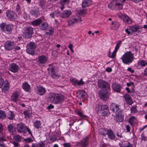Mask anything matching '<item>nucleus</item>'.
Returning <instances> with one entry per match:
<instances>
[{"label": "nucleus", "mask_w": 147, "mask_h": 147, "mask_svg": "<svg viewBox=\"0 0 147 147\" xmlns=\"http://www.w3.org/2000/svg\"><path fill=\"white\" fill-rule=\"evenodd\" d=\"M98 85L99 88L100 89H105L107 91L106 93L103 94L99 92L98 94L99 97L101 99L104 101L106 100L109 96L108 92L110 90L109 84L108 82L100 79L98 81Z\"/></svg>", "instance_id": "obj_1"}, {"label": "nucleus", "mask_w": 147, "mask_h": 147, "mask_svg": "<svg viewBox=\"0 0 147 147\" xmlns=\"http://www.w3.org/2000/svg\"><path fill=\"white\" fill-rule=\"evenodd\" d=\"M49 99L55 104L61 103L64 100L65 96L61 94L50 92L49 94Z\"/></svg>", "instance_id": "obj_2"}, {"label": "nucleus", "mask_w": 147, "mask_h": 147, "mask_svg": "<svg viewBox=\"0 0 147 147\" xmlns=\"http://www.w3.org/2000/svg\"><path fill=\"white\" fill-rule=\"evenodd\" d=\"M134 59V54L130 51L125 52L121 58L123 63L127 65L132 63Z\"/></svg>", "instance_id": "obj_3"}, {"label": "nucleus", "mask_w": 147, "mask_h": 147, "mask_svg": "<svg viewBox=\"0 0 147 147\" xmlns=\"http://www.w3.org/2000/svg\"><path fill=\"white\" fill-rule=\"evenodd\" d=\"M17 129L18 131L24 133H26V131H28L31 136H32V134L30 129L21 123H20L18 124Z\"/></svg>", "instance_id": "obj_4"}, {"label": "nucleus", "mask_w": 147, "mask_h": 147, "mask_svg": "<svg viewBox=\"0 0 147 147\" xmlns=\"http://www.w3.org/2000/svg\"><path fill=\"white\" fill-rule=\"evenodd\" d=\"M33 28L31 26L25 27L24 29L23 34L25 37L29 38L32 36L33 32Z\"/></svg>", "instance_id": "obj_5"}, {"label": "nucleus", "mask_w": 147, "mask_h": 147, "mask_svg": "<svg viewBox=\"0 0 147 147\" xmlns=\"http://www.w3.org/2000/svg\"><path fill=\"white\" fill-rule=\"evenodd\" d=\"M82 20L80 17L78 16H73L71 17L68 21V24L69 26H72L76 24L80 23Z\"/></svg>", "instance_id": "obj_6"}, {"label": "nucleus", "mask_w": 147, "mask_h": 147, "mask_svg": "<svg viewBox=\"0 0 147 147\" xmlns=\"http://www.w3.org/2000/svg\"><path fill=\"white\" fill-rule=\"evenodd\" d=\"M0 27L3 31L9 32L11 31L13 26L11 24L6 25L5 23H2L0 25Z\"/></svg>", "instance_id": "obj_7"}, {"label": "nucleus", "mask_w": 147, "mask_h": 147, "mask_svg": "<svg viewBox=\"0 0 147 147\" xmlns=\"http://www.w3.org/2000/svg\"><path fill=\"white\" fill-rule=\"evenodd\" d=\"M102 130L103 131V133H102L103 136H105L107 134L108 137L109 139H114L115 138V136L113 131L111 129L108 130L106 129H102Z\"/></svg>", "instance_id": "obj_8"}, {"label": "nucleus", "mask_w": 147, "mask_h": 147, "mask_svg": "<svg viewBox=\"0 0 147 147\" xmlns=\"http://www.w3.org/2000/svg\"><path fill=\"white\" fill-rule=\"evenodd\" d=\"M118 17L122 19L126 23L128 24H131L132 23V20L127 15L123 13H119L118 14Z\"/></svg>", "instance_id": "obj_9"}, {"label": "nucleus", "mask_w": 147, "mask_h": 147, "mask_svg": "<svg viewBox=\"0 0 147 147\" xmlns=\"http://www.w3.org/2000/svg\"><path fill=\"white\" fill-rule=\"evenodd\" d=\"M35 92L40 96L44 95L46 92L45 89L41 85H39L35 89Z\"/></svg>", "instance_id": "obj_10"}, {"label": "nucleus", "mask_w": 147, "mask_h": 147, "mask_svg": "<svg viewBox=\"0 0 147 147\" xmlns=\"http://www.w3.org/2000/svg\"><path fill=\"white\" fill-rule=\"evenodd\" d=\"M142 28L141 26L136 24L129 26V29L132 32H140L142 30Z\"/></svg>", "instance_id": "obj_11"}, {"label": "nucleus", "mask_w": 147, "mask_h": 147, "mask_svg": "<svg viewBox=\"0 0 147 147\" xmlns=\"http://www.w3.org/2000/svg\"><path fill=\"white\" fill-rule=\"evenodd\" d=\"M110 109L115 114L121 112L118 105L115 103H112L111 104Z\"/></svg>", "instance_id": "obj_12"}, {"label": "nucleus", "mask_w": 147, "mask_h": 147, "mask_svg": "<svg viewBox=\"0 0 147 147\" xmlns=\"http://www.w3.org/2000/svg\"><path fill=\"white\" fill-rule=\"evenodd\" d=\"M14 46L13 42L9 41L6 42L4 45L5 49L8 51L13 49L14 48Z\"/></svg>", "instance_id": "obj_13"}, {"label": "nucleus", "mask_w": 147, "mask_h": 147, "mask_svg": "<svg viewBox=\"0 0 147 147\" xmlns=\"http://www.w3.org/2000/svg\"><path fill=\"white\" fill-rule=\"evenodd\" d=\"M114 119L115 121L117 122H122L124 119V116L122 114V112L116 114L114 116Z\"/></svg>", "instance_id": "obj_14"}, {"label": "nucleus", "mask_w": 147, "mask_h": 147, "mask_svg": "<svg viewBox=\"0 0 147 147\" xmlns=\"http://www.w3.org/2000/svg\"><path fill=\"white\" fill-rule=\"evenodd\" d=\"M9 69L11 72L16 73L19 70V66L15 63L10 64L9 66Z\"/></svg>", "instance_id": "obj_15"}, {"label": "nucleus", "mask_w": 147, "mask_h": 147, "mask_svg": "<svg viewBox=\"0 0 147 147\" xmlns=\"http://www.w3.org/2000/svg\"><path fill=\"white\" fill-rule=\"evenodd\" d=\"M22 87L25 91L28 92H30L31 89L30 85L26 82H23Z\"/></svg>", "instance_id": "obj_16"}, {"label": "nucleus", "mask_w": 147, "mask_h": 147, "mask_svg": "<svg viewBox=\"0 0 147 147\" xmlns=\"http://www.w3.org/2000/svg\"><path fill=\"white\" fill-rule=\"evenodd\" d=\"M101 111L103 116H106L109 114V110L108 107L106 105H102V109Z\"/></svg>", "instance_id": "obj_17"}, {"label": "nucleus", "mask_w": 147, "mask_h": 147, "mask_svg": "<svg viewBox=\"0 0 147 147\" xmlns=\"http://www.w3.org/2000/svg\"><path fill=\"white\" fill-rule=\"evenodd\" d=\"M123 97L126 103L127 104L130 105L132 104V99L129 94L127 93L124 94L123 95Z\"/></svg>", "instance_id": "obj_18"}, {"label": "nucleus", "mask_w": 147, "mask_h": 147, "mask_svg": "<svg viewBox=\"0 0 147 147\" xmlns=\"http://www.w3.org/2000/svg\"><path fill=\"white\" fill-rule=\"evenodd\" d=\"M71 12L70 10H66L64 11L63 13L60 14V17L63 18H66L69 17L71 14Z\"/></svg>", "instance_id": "obj_19"}, {"label": "nucleus", "mask_w": 147, "mask_h": 147, "mask_svg": "<svg viewBox=\"0 0 147 147\" xmlns=\"http://www.w3.org/2000/svg\"><path fill=\"white\" fill-rule=\"evenodd\" d=\"M109 7L111 9H116L117 8L119 9V5L118 4H117V2L116 1H112L109 5Z\"/></svg>", "instance_id": "obj_20"}, {"label": "nucleus", "mask_w": 147, "mask_h": 147, "mask_svg": "<svg viewBox=\"0 0 147 147\" xmlns=\"http://www.w3.org/2000/svg\"><path fill=\"white\" fill-rule=\"evenodd\" d=\"M119 26V23L116 21L112 22L110 24V27L111 29L117 30Z\"/></svg>", "instance_id": "obj_21"}, {"label": "nucleus", "mask_w": 147, "mask_h": 147, "mask_svg": "<svg viewBox=\"0 0 147 147\" xmlns=\"http://www.w3.org/2000/svg\"><path fill=\"white\" fill-rule=\"evenodd\" d=\"M112 88L115 91L117 92H119L121 90V86L118 83H113L112 85Z\"/></svg>", "instance_id": "obj_22"}, {"label": "nucleus", "mask_w": 147, "mask_h": 147, "mask_svg": "<svg viewBox=\"0 0 147 147\" xmlns=\"http://www.w3.org/2000/svg\"><path fill=\"white\" fill-rule=\"evenodd\" d=\"M47 58L44 55L39 56L38 57L39 62L41 64H44L47 62Z\"/></svg>", "instance_id": "obj_23"}, {"label": "nucleus", "mask_w": 147, "mask_h": 147, "mask_svg": "<svg viewBox=\"0 0 147 147\" xmlns=\"http://www.w3.org/2000/svg\"><path fill=\"white\" fill-rule=\"evenodd\" d=\"M9 84L7 81H5L4 85L2 88V90L3 92H6L9 89Z\"/></svg>", "instance_id": "obj_24"}, {"label": "nucleus", "mask_w": 147, "mask_h": 147, "mask_svg": "<svg viewBox=\"0 0 147 147\" xmlns=\"http://www.w3.org/2000/svg\"><path fill=\"white\" fill-rule=\"evenodd\" d=\"M18 98L19 94L18 92H15L14 93L11 97L12 100L16 103H17Z\"/></svg>", "instance_id": "obj_25"}, {"label": "nucleus", "mask_w": 147, "mask_h": 147, "mask_svg": "<svg viewBox=\"0 0 147 147\" xmlns=\"http://www.w3.org/2000/svg\"><path fill=\"white\" fill-rule=\"evenodd\" d=\"M119 145L120 147H132L131 144L127 141H124L119 143Z\"/></svg>", "instance_id": "obj_26"}, {"label": "nucleus", "mask_w": 147, "mask_h": 147, "mask_svg": "<svg viewBox=\"0 0 147 147\" xmlns=\"http://www.w3.org/2000/svg\"><path fill=\"white\" fill-rule=\"evenodd\" d=\"M6 16L8 18L14 19L16 16L15 13L12 11H9L6 13Z\"/></svg>", "instance_id": "obj_27"}, {"label": "nucleus", "mask_w": 147, "mask_h": 147, "mask_svg": "<svg viewBox=\"0 0 147 147\" xmlns=\"http://www.w3.org/2000/svg\"><path fill=\"white\" fill-rule=\"evenodd\" d=\"M92 3L91 0H83L82 2V5L83 7H88Z\"/></svg>", "instance_id": "obj_28"}, {"label": "nucleus", "mask_w": 147, "mask_h": 147, "mask_svg": "<svg viewBox=\"0 0 147 147\" xmlns=\"http://www.w3.org/2000/svg\"><path fill=\"white\" fill-rule=\"evenodd\" d=\"M42 20L40 19H37L34 20L32 21L31 22V24L33 26H36L38 25L39 26V25L41 22Z\"/></svg>", "instance_id": "obj_29"}, {"label": "nucleus", "mask_w": 147, "mask_h": 147, "mask_svg": "<svg viewBox=\"0 0 147 147\" xmlns=\"http://www.w3.org/2000/svg\"><path fill=\"white\" fill-rule=\"evenodd\" d=\"M146 62L144 60H141L139 61L137 65L138 68H140L141 67H144L146 66Z\"/></svg>", "instance_id": "obj_30"}, {"label": "nucleus", "mask_w": 147, "mask_h": 147, "mask_svg": "<svg viewBox=\"0 0 147 147\" xmlns=\"http://www.w3.org/2000/svg\"><path fill=\"white\" fill-rule=\"evenodd\" d=\"M2 125L0 124V139H6L5 134L3 131Z\"/></svg>", "instance_id": "obj_31"}, {"label": "nucleus", "mask_w": 147, "mask_h": 147, "mask_svg": "<svg viewBox=\"0 0 147 147\" xmlns=\"http://www.w3.org/2000/svg\"><path fill=\"white\" fill-rule=\"evenodd\" d=\"M39 27L42 30H46L47 29L48 25L46 22H41L39 25Z\"/></svg>", "instance_id": "obj_32"}, {"label": "nucleus", "mask_w": 147, "mask_h": 147, "mask_svg": "<svg viewBox=\"0 0 147 147\" xmlns=\"http://www.w3.org/2000/svg\"><path fill=\"white\" fill-rule=\"evenodd\" d=\"M137 122V119L135 117L132 116L130 118L129 122L131 125H134Z\"/></svg>", "instance_id": "obj_33"}, {"label": "nucleus", "mask_w": 147, "mask_h": 147, "mask_svg": "<svg viewBox=\"0 0 147 147\" xmlns=\"http://www.w3.org/2000/svg\"><path fill=\"white\" fill-rule=\"evenodd\" d=\"M117 53L115 51H114L111 54V49H110L108 54V55L110 58L113 59L115 58Z\"/></svg>", "instance_id": "obj_34"}, {"label": "nucleus", "mask_w": 147, "mask_h": 147, "mask_svg": "<svg viewBox=\"0 0 147 147\" xmlns=\"http://www.w3.org/2000/svg\"><path fill=\"white\" fill-rule=\"evenodd\" d=\"M88 138L86 137L82 140L81 142V145L82 147H86L88 144Z\"/></svg>", "instance_id": "obj_35"}, {"label": "nucleus", "mask_w": 147, "mask_h": 147, "mask_svg": "<svg viewBox=\"0 0 147 147\" xmlns=\"http://www.w3.org/2000/svg\"><path fill=\"white\" fill-rule=\"evenodd\" d=\"M14 117V114L11 111H9L7 115V118L10 119H13Z\"/></svg>", "instance_id": "obj_36"}, {"label": "nucleus", "mask_w": 147, "mask_h": 147, "mask_svg": "<svg viewBox=\"0 0 147 147\" xmlns=\"http://www.w3.org/2000/svg\"><path fill=\"white\" fill-rule=\"evenodd\" d=\"M41 122L39 121H36L33 123V126L37 129L40 128Z\"/></svg>", "instance_id": "obj_37"}, {"label": "nucleus", "mask_w": 147, "mask_h": 147, "mask_svg": "<svg viewBox=\"0 0 147 147\" xmlns=\"http://www.w3.org/2000/svg\"><path fill=\"white\" fill-rule=\"evenodd\" d=\"M60 15L59 12L58 11H55L53 13H51L50 14V16L52 18H54L55 16L57 17Z\"/></svg>", "instance_id": "obj_38"}, {"label": "nucleus", "mask_w": 147, "mask_h": 147, "mask_svg": "<svg viewBox=\"0 0 147 147\" xmlns=\"http://www.w3.org/2000/svg\"><path fill=\"white\" fill-rule=\"evenodd\" d=\"M102 109V105L98 104L96 105L95 110L97 113H98L100 111H101Z\"/></svg>", "instance_id": "obj_39"}, {"label": "nucleus", "mask_w": 147, "mask_h": 147, "mask_svg": "<svg viewBox=\"0 0 147 147\" xmlns=\"http://www.w3.org/2000/svg\"><path fill=\"white\" fill-rule=\"evenodd\" d=\"M6 115L4 111L0 110V119H3L6 117Z\"/></svg>", "instance_id": "obj_40"}, {"label": "nucleus", "mask_w": 147, "mask_h": 147, "mask_svg": "<svg viewBox=\"0 0 147 147\" xmlns=\"http://www.w3.org/2000/svg\"><path fill=\"white\" fill-rule=\"evenodd\" d=\"M23 113L25 117H31L32 113L29 110L24 111Z\"/></svg>", "instance_id": "obj_41"}, {"label": "nucleus", "mask_w": 147, "mask_h": 147, "mask_svg": "<svg viewBox=\"0 0 147 147\" xmlns=\"http://www.w3.org/2000/svg\"><path fill=\"white\" fill-rule=\"evenodd\" d=\"M34 50L32 49L27 47V48L26 49L27 53L31 55H33L34 53Z\"/></svg>", "instance_id": "obj_42"}, {"label": "nucleus", "mask_w": 147, "mask_h": 147, "mask_svg": "<svg viewBox=\"0 0 147 147\" xmlns=\"http://www.w3.org/2000/svg\"><path fill=\"white\" fill-rule=\"evenodd\" d=\"M27 47L32 49L35 50L36 48V45L34 43L30 42L28 44V45H27Z\"/></svg>", "instance_id": "obj_43"}, {"label": "nucleus", "mask_w": 147, "mask_h": 147, "mask_svg": "<svg viewBox=\"0 0 147 147\" xmlns=\"http://www.w3.org/2000/svg\"><path fill=\"white\" fill-rule=\"evenodd\" d=\"M122 43V41H119L117 43L116 45L115 46V49L114 51H115L116 52H117L118 50L119 49L120 45Z\"/></svg>", "instance_id": "obj_44"}, {"label": "nucleus", "mask_w": 147, "mask_h": 147, "mask_svg": "<svg viewBox=\"0 0 147 147\" xmlns=\"http://www.w3.org/2000/svg\"><path fill=\"white\" fill-rule=\"evenodd\" d=\"M68 0H62L61 1L60 4L62 5L61 7V9L62 10L64 9V7L63 5L66 4L68 2Z\"/></svg>", "instance_id": "obj_45"}, {"label": "nucleus", "mask_w": 147, "mask_h": 147, "mask_svg": "<svg viewBox=\"0 0 147 147\" xmlns=\"http://www.w3.org/2000/svg\"><path fill=\"white\" fill-rule=\"evenodd\" d=\"M54 69H51V76L52 78H56V77H59V76L57 74H56L54 71Z\"/></svg>", "instance_id": "obj_46"}, {"label": "nucleus", "mask_w": 147, "mask_h": 147, "mask_svg": "<svg viewBox=\"0 0 147 147\" xmlns=\"http://www.w3.org/2000/svg\"><path fill=\"white\" fill-rule=\"evenodd\" d=\"M76 113L77 115H79L80 117L82 118L87 117V116L86 115H83L82 114V112L78 110H77L76 111Z\"/></svg>", "instance_id": "obj_47"}, {"label": "nucleus", "mask_w": 147, "mask_h": 147, "mask_svg": "<svg viewBox=\"0 0 147 147\" xmlns=\"http://www.w3.org/2000/svg\"><path fill=\"white\" fill-rule=\"evenodd\" d=\"M78 80L75 78H72L70 79V81L72 83L73 85L75 86L77 85Z\"/></svg>", "instance_id": "obj_48"}, {"label": "nucleus", "mask_w": 147, "mask_h": 147, "mask_svg": "<svg viewBox=\"0 0 147 147\" xmlns=\"http://www.w3.org/2000/svg\"><path fill=\"white\" fill-rule=\"evenodd\" d=\"M8 131L10 133H13L14 131V129L13 126L12 125H9L8 126Z\"/></svg>", "instance_id": "obj_49"}, {"label": "nucleus", "mask_w": 147, "mask_h": 147, "mask_svg": "<svg viewBox=\"0 0 147 147\" xmlns=\"http://www.w3.org/2000/svg\"><path fill=\"white\" fill-rule=\"evenodd\" d=\"M13 138L15 140L18 141H20L22 139L21 136L18 135L13 136Z\"/></svg>", "instance_id": "obj_50"}, {"label": "nucleus", "mask_w": 147, "mask_h": 147, "mask_svg": "<svg viewBox=\"0 0 147 147\" xmlns=\"http://www.w3.org/2000/svg\"><path fill=\"white\" fill-rule=\"evenodd\" d=\"M38 13V12L37 10H32L30 12V13L31 15L35 16V17H37Z\"/></svg>", "instance_id": "obj_51"}, {"label": "nucleus", "mask_w": 147, "mask_h": 147, "mask_svg": "<svg viewBox=\"0 0 147 147\" xmlns=\"http://www.w3.org/2000/svg\"><path fill=\"white\" fill-rule=\"evenodd\" d=\"M85 83V82L83 81V79L81 78L79 81H78L77 85L78 86H80L83 85Z\"/></svg>", "instance_id": "obj_52"}, {"label": "nucleus", "mask_w": 147, "mask_h": 147, "mask_svg": "<svg viewBox=\"0 0 147 147\" xmlns=\"http://www.w3.org/2000/svg\"><path fill=\"white\" fill-rule=\"evenodd\" d=\"M34 138H28L26 139H24L25 141L28 143H31L34 141Z\"/></svg>", "instance_id": "obj_53"}, {"label": "nucleus", "mask_w": 147, "mask_h": 147, "mask_svg": "<svg viewBox=\"0 0 147 147\" xmlns=\"http://www.w3.org/2000/svg\"><path fill=\"white\" fill-rule=\"evenodd\" d=\"M16 11L18 14H20L21 13V11L20 9V7L19 5L18 4L16 7Z\"/></svg>", "instance_id": "obj_54"}, {"label": "nucleus", "mask_w": 147, "mask_h": 147, "mask_svg": "<svg viewBox=\"0 0 147 147\" xmlns=\"http://www.w3.org/2000/svg\"><path fill=\"white\" fill-rule=\"evenodd\" d=\"M6 140V139H0V147H4V144L3 142Z\"/></svg>", "instance_id": "obj_55"}, {"label": "nucleus", "mask_w": 147, "mask_h": 147, "mask_svg": "<svg viewBox=\"0 0 147 147\" xmlns=\"http://www.w3.org/2000/svg\"><path fill=\"white\" fill-rule=\"evenodd\" d=\"M38 147H45V144L44 142L42 141H41L38 143Z\"/></svg>", "instance_id": "obj_56"}, {"label": "nucleus", "mask_w": 147, "mask_h": 147, "mask_svg": "<svg viewBox=\"0 0 147 147\" xmlns=\"http://www.w3.org/2000/svg\"><path fill=\"white\" fill-rule=\"evenodd\" d=\"M131 112L133 113H136L137 111L136 108L135 107H132L131 109Z\"/></svg>", "instance_id": "obj_57"}, {"label": "nucleus", "mask_w": 147, "mask_h": 147, "mask_svg": "<svg viewBox=\"0 0 147 147\" xmlns=\"http://www.w3.org/2000/svg\"><path fill=\"white\" fill-rule=\"evenodd\" d=\"M86 13V10L84 9L80 10L79 11V13L80 15H83Z\"/></svg>", "instance_id": "obj_58"}, {"label": "nucleus", "mask_w": 147, "mask_h": 147, "mask_svg": "<svg viewBox=\"0 0 147 147\" xmlns=\"http://www.w3.org/2000/svg\"><path fill=\"white\" fill-rule=\"evenodd\" d=\"M4 82L3 79L0 77V88H1Z\"/></svg>", "instance_id": "obj_59"}, {"label": "nucleus", "mask_w": 147, "mask_h": 147, "mask_svg": "<svg viewBox=\"0 0 147 147\" xmlns=\"http://www.w3.org/2000/svg\"><path fill=\"white\" fill-rule=\"evenodd\" d=\"M68 47L69 49L71 51L72 53H73L74 52V51L73 50V45L71 44H70L69 46Z\"/></svg>", "instance_id": "obj_60"}, {"label": "nucleus", "mask_w": 147, "mask_h": 147, "mask_svg": "<svg viewBox=\"0 0 147 147\" xmlns=\"http://www.w3.org/2000/svg\"><path fill=\"white\" fill-rule=\"evenodd\" d=\"M63 146L64 147H70L71 144L69 143H64Z\"/></svg>", "instance_id": "obj_61"}, {"label": "nucleus", "mask_w": 147, "mask_h": 147, "mask_svg": "<svg viewBox=\"0 0 147 147\" xmlns=\"http://www.w3.org/2000/svg\"><path fill=\"white\" fill-rule=\"evenodd\" d=\"M129 29L126 28L125 30V32L127 33L128 35L132 34L131 31L129 30Z\"/></svg>", "instance_id": "obj_62"}, {"label": "nucleus", "mask_w": 147, "mask_h": 147, "mask_svg": "<svg viewBox=\"0 0 147 147\" xmlns=\"http://www.w3.org/2000/svg\"><path fill=\"white\" fill-rule=\"evenodd\" d=\"M126 130L127 132H129L130 131V126L128 125H127L125 126Z\"/></svg>", "instance_id": "obj_63"}, {"label": "nucleus", "mask_w": 147, "mask_h": 147, "mask_svg": "<svg viewBox=\"0 0 147 147\" xmlns=\"http://www.w3.org/2000/svg\"><path fill=\"white\" fill-rule=\"evenodd\" d=\"M134 84V83L130 81L129 82H127V83L126 85L128 87L130 86L131 85H133Z\"/></svg>", "instance_id": "obj_64"}]
</instances>
